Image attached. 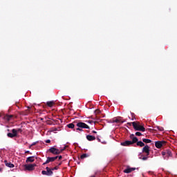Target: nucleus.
<instances>
[{
	"label": "nucleus",
	"mask_w": 177,
	"mask_h": 177,
	"mask_svg": "<svg viewBox=\"0 0 177 177\" xmlns=\"http://www.w3.org/2000/svg\"><path fill=\"white\" fill-rule=\"evenodd\" d=\"M86 139L88 140V142H92L93 140H96V137L91 135H87L86 136Z\"/></svg>",
	"instance_id": "obj_12"
},
{
	"label": "nucleus",
	"mask_w": 177,
	"mask_h": 177,
	"mask_svg": "<svg viewBox=\"0 0 177 177\" xmlns=\"http://www.w3.org/2000/svg\"><path fill=\"white\" fill-rule=\"evenodd\" d=\"M142 153H145L147 156H150V147L145 145L142 149Z\"/></svg>",
	"instance_id": "obj_9"
},
{
	"label": "nucleus",
	"mask_w": 177,
	"mask_h": 177,
	"mask_svg": "<svg viewBox=\"0 0 177 177\" xmlns=\"http://www.w3.org/2000/svg\"><path fill=\"white\" fill-rule=\"evenodd\" d=\"M4 163L6 167H8V168H15V165L12 164V162H8V160H4Z\"/></svg>",
	"instance_id": "obj_14"
},
{
	"label": "nucleus",
	"mask_w": 177,
	"mask_h": 177,
	"mask_svg": "<svg viewBox=\"0 0 177 177\" xmlns=\"http://www.w3.org/2000/svg\"><path fill=\"white\" fill-rule=\"evenodd\" d=\"M76 131H80L81 132H82V131H84L82 127H77L76 128Z\"/></svg>",
	"instance_id": "obj_28"
},
{
	"label": "nucleus",
	"mask_w": 177,
	"mask_h": 177,
	"mask_svg": "<svg viewBox=\"0 0 177 177\" xmlns=\"http://www.w3.org/2000/svg\"><path fill=\"white\" fill-rule=\"evenodd\" d=\"M157 129H158V131H160L162 132V131H164V128L163 127H157Z\"/></svg>",
	"instance_id": "obj_25"
},
{
	"label": "nucleus",
	"mask_w": 177,
	"mask_h": 177,
	"mask_svg": "<svg viewBox=\"0 0 177 177\" xmlns=\"http://www.w3.org/2000/svg\"><path fill=\"white\" fill-rule=\"evenodd\" d=\"M91 177H96V176L93 175V176H91Z\"/></svg>",
	"instance_id": "obj_40"
},
{
	"label": "nucleus",
	"mask_w": 177,
	"mask_h": 177,
	"mask_svg": "<svg viewBox=\"0 0 177 177\" xmlns=\"http://www.w3.org/2000/svg\"><path fill=\"white\" fill-rule=\"evenodd\" d=\"M66 149H67V146H65L63 149H61V150H63V151H64Z\"/></svg>",
	"instance_id": "obj_31"
},
{
	"label": "nucleus",
	"mask_w": 177,
	"mask_h": 177,
	"mask_svg": "<svg viewBox=\"0 0 177 177\" xmlns=\"http://www.w3.org/2000/svg\"><path fill=\"white\" fill-rule=\"evenodd\" d=\"M87 132H89V131H87Z\"/></svg>",
	"instance_id": "obj_43"
},
{
	"label": "nucleus",
	"mask_w": 177,
	"mask_h": 177,
	"mask_svg": "<svg viewBox=\"0 0 177 177\" xmlns=\"http://www.w3.org/2000/svg\"><path fill=\"white\" fill-rule=\"evenodd\" d=\"M46 169L47 171V176H52V175H53V171L52 170V169L47 167H46Z\"/></svg>",
	"instance_id": "obj_11"
},
{
	"label": "nucleus",
	"mask_w": 177,
	"mask_h": 177,
	"mask_svg": "<svg viewBox=\"0 0 177 177\" xmlns=\"http://www.w3.org/2000/svg\"><path fill=\"white\" fill-rule=\"evenodd\" d=\"M26 153H30V151H26Z\"/></svg>",
	"instance_id": "obj_39"
},
{
	"label": "nucleus",
	"mask_w": 177,
	"mask_h": 177,
	"mask_svg": "<svg viewBox=\"0 0 177 177\" xmlns=\"http://www.w3.org/2000/svg\"><path fill=\"white\" fill-rule=\"evenodd\" d=\"M46 143H50V140H46Z\"/></svg>",
	"instance_id": "obj_33"
},
{
	"label": "nucleus",
	"mask_w": 177,
	"mask_h": 177,
	"mask_svg": "<svg viewBox=\"0 0 177 177\" xmlns=\"http://www.w3.org/2000/svg\"><path fill=\"white\" fill-rule=\"evenodd\" d=\"M41 174H42V175H46V176H48V172H47V171L43 170V171H41Z\"/></svg>",
	"instance_id": "obj_24"
},
{
	"label": "nucleus",
	"mask_w": 177,
	"mask_h": 177,
	"mask_svg": "<svg viewBox=\"0 0 177 177\" xmlns=\"http://www.w3.org/2000/svg\"><path fill=\"white\" fill-rule=\"evenodd\" d=\"M87 122H88V124H93V120H88Z\"/></svg>",
	"instance_id": "obj_30"
},
{
	"label": "nucleus",
	"mask_w": 177,
	"mask_h": 177,
	"mask_svg": "<svg viewBox=\"0 0 177 177\" xmlns=\"http://www.w3.org/2000/svg\"><path fill=\"white\" fill-rule=\"evenodd\" d=\"M68 128H70L71 129H73V128L75 127V125L73 123H70L67 124Z\"/></svg>",
	"instance_id": "obj_21"
},
{
	"label": "nucleus",
	"mask_w": 177,
	"mask_h": 177,
	"mask_svg": "<svg viewBox=\"0 0 177 177\" xmlns=\"http://www.w3.org/2000/svg\"><path fill=\"white\" fill-rule=\"evenodd\" d=\"M92 133H97V132L96 131H93Z\"/></svg>",
	"instance_id": "obj_36"
},
{
	"label": "nucleus",
	"mask_w": 177,
	"mask_h": 177,
	"mask_svg": "<svg viewBox=\"0 0 177 177\" xmlns=\"http://www.w3.org/2000/svg\"><path fill=\"white\" fill-rule=\"evenodd\" d=\"M124 174H131V172H132V170L131 169V168H127L124 170Z\"/></svg>",
	"instance_id": "obj_22"
},
{
	"label": "nucleus",
	"mask_w": 177,
	"mask_h": 177,
	"mask_svg": "<svg viewBox=\"0 0 177 177\" xmlns=\"http://www.w3.org/2000/svg\"><path fill=\"white\" fill-rule=\"evenodd\" d=\"M139 158L140 160H143V161H146L149 158V156H143V155H141Z\"/></svg>",
	"instance_id": "obj_19"
},
{
	"label": "nucleus",
	"mask_w": 177,
	"mask_h": 177,
	"mask_svg": "<svg viewBox=\"0 0 177 177\" xmlns=\"http://www.w3.org/2000/svg\"><path fill=\"white\" fill-rule=\"evenodd\" d=\"M16 131V136H17V133H21L23 132V130L21 129H15Z\"/></svg>",
	"instance_id": "obj_23"
},
{
	"label": "nucleus",
	"mask_w": 177,
	"mask_h": 177,
	"mask_svg": "<svg viewBox=\"0 0 177 177\" xmlns=\"http://www.w3.org/2000/svg\"><path fill=\"white\" fill-rule=\"evenodd\" d=\"M167 145V141L161 140L155 142V146L157 149H161L162 146Z\"/></svg>",
	"instance_id": "obj_5"
},
{
	"label": "nucleus",
	"mask_w": 177,
	"mask_h": 177,
	"mask_svg": "<svg viewBox=\"0 0 177 177\" xmlns=\"http://www.w3.org/2000/svg\"><path fill=\"white\" fill-rule=\"evenodd\" d=\"M136 136H142V133L138 131V132L136 133Z\"/></svg>",
	"instance_id": "obj_26"
},
{
	"label": "nucleus",
	"mask_w": 177,
	"mask_h": 177,
	"mask_svg": "<svg viewBox=\"0 0 177 177\" xmlns=\"http://www.w3.org/2000/svg\"><path fill=\"white\" fill-rule=\"evenodd\" d=\"M132 125L135 131H140L141 132H145V131H146V129L145 128V127L140 125V123L139 122H133Z\"/></svg>",
	"instance_id": "obj_2"
},
{
	"label": "nucleus",
	"mask_w": 177,
	"mask_h": 177,
	"mask_svg": "<svg viewBox=\"0 0 177 177\" xmlns=\"http://www.w3.org/2000/svg\"><path fill=\"white\" fill-rule=\"evenodd\" d=\"M59 169V167L55 166V167L52 168L51 170L55 171Z\"/></svg>",
	"instance_id": "obj_27"
},
{
	"label": "nucleus",
	"mask_w": 177,
	"mask_h": 177,
	"mask_svg": "<svg viewBox=\"0 0 177 177\" xmlns=\"http://www.w3.org/2000/svg\"><path fill=\"white\" fill-rule=\"evenodd\" d=\"M35 161L34 156H30L26 158V162L28 164V162H34Z\"/></svg>",
	"instance_id": "obj_13"
},
{
	"label": "nucleus",
	"mask_w": 177,
	"mask_h": 177,
	"mask_svg": "<svg viewBox=\"0 0 177 177\" xmlns=\"http://www.w3.org/2000/svg\"><path fill=\"white\" fill-rule=\"evenodd\" d=\"M2 171H3L2 167H0V172H2Z\"/></svg>",
	"instance_id": "obj_38"
},
{
	"label": "nucleus",
	"mask_w": 177,
	"mask_h": 177,
	"mask_svg": "<svg viewBox=\"0 0 177 177\" xmlns=\"http://www.w3.org/2000/svg\"><path fill=\"white\" fill-rule=\"evenodd\" d=\"M57 157L59 156H55V157H48L46 161L43 163V165H46V164H49V162H53L55 160H57Z\"/></svg>",
	"instance_id": "obj_7"
},
{
	"label": "nucleus",
	"mask_w": 177,
	"mask_h": 177,
	"mask_svg": "<svg viewBox=\"0 0 177 177\" xmlns=\"http://www.w3.org/2000/svg\"><path fill=\"white\" fill-rule=\"evenodd\" d=\"M142 142H144V143H151V140L147 139V138H143Z\"/></svg>",
	"instance_id": "obj_20"
},
{
	"label": "nucleus",
	"mask_w": 177,
	"mask_h": 177,
	"mask_svg": "<svg viewBox=\"0 0 177 177\" xmlns=\"http://www.w3.org/2000/svg\"><path fill=\"white\" fill-rule=\"evenodd\" d=\"M13 118V115H6L4 116V120H6V121H10Z\"/></svg>",
	"instance_id": "obj_15"
},
{
	"label": "nucleus",
	"mask_w": 177,
	"mask_h": 177,
	"mask_svg": "<svg viewBox=\"0 0 177 177\" xmlns=\"http://www.w3.org/2000/svg\"><path fill=\"white\" fill-rule=\"evenodd\" d=\"M88 157H89V154L83 153L82 155L80 156V159L84 160V158H88Z\"/></svg>",
	"instance_id": "obj_17"
},
{
	"label": "nucleus",
	"mask_w": 177,
	"mask_h": 177,
	"mask_svg": "<svg viewBox=\"0 0 177 177\" xmlns=\"http://www.w3.org/2000/svg\"><path fill=\"white\" fill-rule=\"evenodd\" d=\"M7 136H8V138H16V136H17L16 135V129H13L12 130V133H8L7 134Z\"/></svg>",
	"instance_id": "obj_10"
},
{
	"label": "nucleus",
	"mask_w": 177,
	"mask_h": 177,
	"mask_svg": "<svg viewBox=\"0 0 177 177\" xmlns=\"http://www.w3.org/2000/svg\"><path fill=\"white\" fill-rule=\"evenodd\" d=\"M130 138L132 139V141L126 140L123 142H121V146H131V145H133L138 142V138L135 137V135H130Z\"/></svg>",
	"instance_id": "obj_1"
},
{
	"label": "nucleus",
	"mask_w": 177,
	"mask_h": 177,
	"mask_svg": "<svg viewBox=\"0 0 177 177\" xmlns=\"http://www.w3.org/2000/svg\"><path fill=\"white\" fill-rule=\"evenodd\" d=\"M53 104H55V101H48L46 102V105L48 107H53Z\"/></svg>",
	"instance_id": "obj_16"
},
{
	"label": "nucleus",
	"mask_w": 177,
	"mask_h": 177,
	"mask_svg": "<svg viewBox=\"0 0 177 177\" xmlns=\"http://www.w3.org/2000/svg\"><path fill=\"white\" fill-rule=\"evenodd\" d=\"M130 169H131V172H132V171H135V169H136V168H133V167L130 168Z\"/></svg>",
	"instance_id": "obj_35"
},
{
	"label": "nucleus",
	"mask_w": 177,
	"mask_h": 177,
	"mask_svg": "<svg viewBox=\"0 0 177 177\" xmlns=\"http://www.w3.org/2000/svg\"><path fill=\"white\" fill-rule=\"evenodd\" d=\"M35 167H37L36 164L25 165V169L27 171H34Z\"/></svg>",
	"instance_id": "obj_8"
},
{
	"label": "nucleus",
	"mask_w": 177,
	"mask_h": 177,
	"mask_svg": "<svg viewBox=\"0 0 177 177\" xmlns=\"http://www.w3.org/2000/svg\"><path fill=\"white\" fill-rule=\"evenodd\" d=\"M137 146H140V147H143V146H145V144L142 141H137Z\"/></svg>",
	"instance_id": "obj_18"
},
{
	"label": "nucleus",
	"mask_w": 177,
	"mask_h": 177,
	"mask_svg": "<svg viewBox=\"0 0 177 177\" xmlns=\"http://www.w3.org/2000/svg\"><path fill=\"white\" fill-rule=\"evenodd\" d=\"M162 156H163L164 160H168L169 157H172V151L169 149H166L164 151H162Z\"/></svg>",
	"instance_id": "obj_4"
},
{
	"label": "nucleus",
	"mask_w": 177,
	"mask_h": 177,
	"mask_svg": "<svg viewBox=\"0 0 177 177\" xmlns=\"http://www.w3.org/2000/svg\"><path fill=\"white\" fill-rule=\"evenodd\" d=\"M57 158H59V160H62L63 158V156H59L57 157Z\"/></svg>",
	"instance_id": "obj_32"
},
{
	"label": "nucleus",
	"mask_w": 177,
	"mask_h": 177,
	"mask_svg": "<svg viewBox=\"0 0 177 177\" xmlns=\"http://www.w3.org/2000/svg\"><path fill=\"white\" fill-rule=\"evenodd\" d=\"M37 145V142H33L30 146H35Z\"/></svg>",
	"instance_id": "obj_34"
},
{
	"label": "nucleus",
	"mask_w": 177,
	"mask_h": 177,
	"mask_svg": "<svg viewBox=\"0 0 177 177\" xmlns=\"http://www.w3.org/2000/svg\"><path fill=\"white\" fill-rule=\"evenodd\" d=\"M97 113H100V111H97Z\"/></svg>",
	"instance_id": "obj_41"
},
{
	"label": "nucleus",
	"mask_w": 177,
	"mask_h": 177,
	"mask_svg": "<svg viewBox=\"0 0 177 177\" xmlns=\"http://www.w3.org/2000/svg\"><path fill=\"white\" fill-rule=\"evenodd\" d=\"M114 122H116L117 124H118V122H120V120L116 119L114 120Z\"/></svg>",
	"instance_id": "obj_29"
},
{
	"label": "nucleus",
	"mask_w": 177,
	"mask_h": 177,
	"mask_svg": "<svg viewBox=\"0 0 177 177\" xmlns=\"http://www.w3.org/2000/svg\"><path fill=\"white\" fill-rule=\"evenodd\" d=\"M128 124V125H130V126H131L132 125V122H131V123H127Z\"/></svg>",
	"instance_id": "obj_37"
},
{
	"label": "nucleus",
	"mask_w": 177,
	"mask_h": 177,
	"mask_svg": "<svg viewBox=\"0 0 177 177\" xmlns=\"http://www.w3.org/2000/svg\"><path fill=\"white\" fill-rule=\"evenodd\" d=\"M48 151L55 156H58V154H62V153H63V149H58L55 148V147H52L48 150Z\"/></svg>",
	"instance_id": "obj_3"
},
{
	"label": "nucleus",
	"mask_w": 177,
	"mask_h": 177,
	"mask_svg": "<svg viewBox=\"0 0 177 177\" xmlns=\"http://www.w3.org/2000/svg\"><path fill=\"white\" fill-rule=\"evenodd\" d=\"M77 127L79 128H82V129H91V127L88 126L86 123H84L82 122H79L77 123Z\"/></svg>",
	"instance_id": "obj_6"
},
{
	"label": "nucleus",
	"mask_w": 177,
	"mask_h": 177,
	"mask_svg": "<svg viewBox=\"0 0 177 177\" xmlns=\"http://www.w3.org/2000/svg\"><path fill=\"white\" fill-rule=\"evenodd\" d=\"M98 140L100 141V139H99V138H98Z\"/></svg>",
	"instance_id": "obj_42"
}]
</instances>
